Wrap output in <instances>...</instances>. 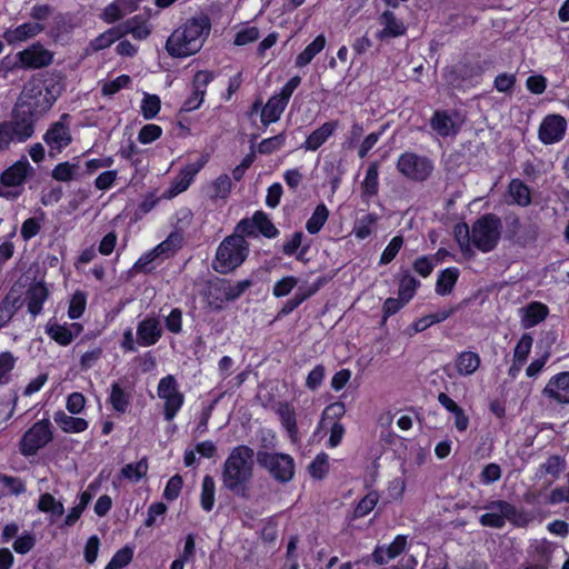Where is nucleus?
Returning <instances> with one entry per match:
<instances>
[{
    "instance_id": "f257e3e1",
    "label": "nucleus",
    "mask_w": 569,
    "mask_h": 569,
    "mask_svg": "<svg viewBox=\"0 0 569 569\" xmlns=\"http://www.w3.org/2000/svg\"><path fill=\"white\" fill-rule=\"evenodd\" d=\"M211 31V20L204 12H198L187 19L168 38L166 49L172 57L184 58L197 53Z\"/></svg>"
},
{
    "instance_id": "f03ea898",
    "label": "nucleus",
    "mask_w": 569,
    "mask_h": 569,
    "mask_svg": "<svg viewBox=\"0 0 569 569\" xmlns=\"http://www.w3.org/2000/svg\"><path fill=\"white\" fill-rule=\"evenodd\" d=\"M253 449L246 445H239L231 449L222 466L223 488L238 497L247 498L249 483L253 477Z\"/></svg>"
},
{
    "instance_id": "7ed1b4c3",
    "label": "nucleus",
    "mask_w": 569,
    "mask_h": 569,
    "mask_svg": "<svg viewBox=\"0 0 569 569\" xmlns=\"http://www.w3.org/2000/svg\"><path fill=\"white\" fill-rule=\"evenodd\" d=\"M54 101V94L41 79H31L24 84L13 111L36 120V116L48 111Z\"/></svg>"
},
{
    "instance_id": "20e7f679",
    "label": "nucleus",
    "mask_w": 569,
    "mask_h": 569,
    "mask_svg": "<svg viewBox=\"0 0 569 569\" xmlns=\"http://www.w3.org/2000/svg\"><path fill=\"white\" fill-rule=\"evenodd\" d=\"M248 251V243L243 237L239 234L227 237L217 249L213 269L222 274L233 271L246 260Z\"/></svg>"
},
{
    "instance_id": "39448f33",
    "label": "nucleus",
    "mask_w": 569,
    "mask_h": 569,
    "mask_svg": "<svg viewBox=\"0 0 569 569\" xmlns=\"http://www.w3.org/2000/svg\"><path fill=\"white\" fill-rule=\"evenodd\" d=\"M251 286L252 282L248 279L232 282L218 278L208 283L204 297L211 309L221 310L224 303L237 300Z\"/></svg>"
},
{
    "instance_id": "423d86ee",
    "label": "nucleus",
    "mask_w": 569,
    "mask_h": 569,
    "mask_svg": "<svg viewBox=\"0 0 569 569\" xmlns=\"http://www.w3.org/2000/svg\"><path fill=\"white\" fill-rule=\"evenodd\" d=\"M501 220L492 213L477 219L471 227L472 248L483 253L492 251L501 238Z\"/></svg>"
},
{
    "instance_id": "0eeeda50",
    "label": "nucleus",
    "mask_w": 569,
    "mask_h": 569,
    "mask_svg": "<svg viewBox=\"0 0 569 569\" xmlns=\"http://www.w3.org/2000/svg\"><path fill=\"white\" fill-rule=\"evenodd\" d=\"M32 172L33 168L26 157L3 170L0 174V197L7 200L20 197L23 184Z\"/></svg>"
},
{
    "instance_id": "6e6552de",
    "label": "nucleus",
    "mask_w": 569,
    "mask_h": 569,
    "mask_svg": "<svg viewBox=\"0 0 569 569\" xmlns=\"http://www.w3.org/2000/svg\"><path fill=\"white\" fill-rule=\"evenodd\" d=\"M257 461L261 468L267 470L280 483H287L295 477V460L288 453L259 450L257 452Z\"/></svg>"
},
{
    "instance_id": "1a4fd4ad",
    "label": "nucleus",
    "mask_w": 569,
    "mask_h": 569,
    "mask_svg": "<svg viewBox=\"0 0 569 569\" xmlns=\"http://www.w3.org/2000/svg\"><path fill=\"white\" fill-rule=\"evenodd\" d=\"M34 132V119L21 117L13 111L11 121L0 123V151L9 148L11 143H21L32 137Z\"/></svg>"
},
{
    "instance_id": "9d476101",
    "label": "nucleus",
    "mask_w": 569,
    "mask_h": 569,
    "mask_svg": "<svg viewBox=\"0 0 569 569\" xmlns=\"http://www.w3.org/2000/svg\"><path fill=\"white\" fill-rule=\"evenodd\" d=\"M157 396L163 402L164 420H173L184 403V395L174 376L168 375L159 380Z\"/></svg>"
},
{
    "instance_id": "9b49d317",
    "label": "nucleus",
    "mask_w": 569,
    "mask_h": 569,
    "mask_svg": "<svg viewBox=\"0 0 569 569\" xmlns=\"http://www.w3.org/2000/svg\"><path fill=\"white\" fill-rule=\"evenodd\" d=\"M53 439L51 422L42 419L34 422L21 437L19 450L22 456L31 457L44 448Z\"/></svg>"
},
{
    "instance_id": "f8f14e48",
    "label": "nucleus",
    "mask_w": 569,
    "mask_h": 569,
    "mask_svg": "<svg viewBox=\"0 0 569 569\" xmlns=\"http://www.w3.org/2000/svg\"><path fill=\"white\" fill-rule=\"evenodd\" d=\"M300 83L301 78L299 76H295L281 88L279 93L269 98L264 107L261 109V123L263 126H269L280 119L293 91L300 86Z\"/></svg>"
},
{
    "instance_id": "ddd939ff",
    "label": "nucleus",
    "mask_w": 569,
    "mask_h": 569,
    "mask_svg": "<svg viewBox=\"0 0 569 569\" xmlns=\"http://www.w3.org/2000/svg\"><path fill=\"white\" fill-rule=\"evenodd\" d=\"M488 510L483 513L479 521L485 527H491L496 529L502 528L507 521H510L517 526L522 522L523 516L517 510V508L503 500H496L486 506Z\"/></svg>"
},
{
    "instance_id": "4468645a",
    "label": "nucleus",
    "mask_w": 569,
    "mask_h": 569,
    "mask_svg": "<svg viewBox=\"0 0 569 569\" xmlns=\"http://www.w3.org/2000/svg\"><path fill=\"white\" fill-rule=\"evenodd\" d=\"M397 169L410 180L423 181L431 174L433 164L427 157L408 151L398 158Z\"/></svg>"
},
{
    "instance_id": "2eb2a0df",
    "label": "nucleus",
    "mask_w": 569,
    "mask_h": 569,
    "mask_svg": "<svg viewBox=\"0 0 569 569\" xmlns=\"http://www.w3.org/2000/svg\"><path fill=\"white\" fill-rule=\"evenodd\" d=\"M67 117L63 114L61 120L52 123L43 136L50 157L61 153L72 141L70 129L63 121Z\"/></svg>"
},
{
    "instance_id": "dca6fc26",
    "label": "nucleus",
    "mask_w": 569,
    "mask_h": 569,
    "mask_svg": "<svg viewBox=\"0 0 569 569\" xmlns=\"http://www.w3.org/2000/svg\"><path fill=\"white\" fill-rule=\"evenodd\" d=\"M207 163V158L201 157L196 162H191L186 164L179 173L174 177L172 182L170 183V187L164 192V198L172 199L177 197L178 194L184 192L190 184L192 183L194 177L197 173L204 167Z\"/></svg>"
},
{
    "instance_id": "f3484780",
    "label": "nucleus",
    "mask_w": 569,
    "mask_h": 569,
    "mask_svg": "<svg viewBox=\"0 0 569 569\" xmlns=\"http://www.w3.org/2000/svg\"><path fill=\"white\" fill-rule=\"evenodd\" d=\"M480 70L469 64H457L445 71L447 82L459 89L475 86L479 82Z\"/></svg>"
},
{
    "instance_id": "a211bd4d",
    "label": "nucleus",
    "mask_w": 569,
    "mask_h": 569,
    "mask_svg": "<svg viewBox=\"0 0 569 569\" xmlns=\"http://www.w3.org/2000/svg\"><path fill=\"white\" fill-rule=\"evenodd\" d=\"M46 333L58 345L69 346L76 337H78L83 330L82 325L72 323H59L53 320H49L46 325Z\"/></svg>"
},
{
    "instance_id": "6ab92c4d",
    "label": "nucleus",
    "mask_w": 569,
    "mask_h": 569,
    "mask_svg": "<svg viewBox=\"0 0 569 569\" xmlns=\"http://www.w3.org/2000/svg\"><path fill=\"white\" fill-rule=\"evenodd\" d=\"M567 123L563 117L551 114L543 119L539 128V138L546 143H555L565 136Z\"/></svg>"
},
{
    "instance_id": "aec40b11",
    "label": "nucleus",
    "mask_w": 569,
    "mask_h": 569,
    "mask_svg": "<svg viewBox=\"0 0 569 569\" xmlns=\"http://www.w3.org/2000/svg\"><path fill=\"white\" fill-rule=\"evenodd\" d=\"M542 393L558 403H569V371L552 376L545 386Z\"/></svg>"
},
{
    "instance_id": "412c9836",
    "label": "nucleus",
    "mask_w": 569,
    "mask_h": 569,
    "mask_svg": "<svg viewBox=\"0 0 569 569\" xmlns=\"http://www.w3.org/2000/svg\"><path fill=\"white\" fill-rule=\"evenodd\" d=\"M213 74L209 71H199L193 78V91L182 106L183 111L198 109L204 98L207 86L212 81Z\"/></svg>"
},
{
    "instance_id": "4be33fe9",
    "label": "nucleus",
    "mask_w": 569,
    "mask_h": 569,
    "mask_svg": "<svg viewBox=\"0 0 569 569\" xmlns=\"http://www.w3.org/2000/svg\"><path fill=\"white\" fill-rule=\"evenodd\" d=\"M407 547V537L398 535L389 545H379L372 552V559L377 565L388 563L401 555Z\"/></svg>"
},
{
    "instance_id": "5701e85b",
    "label": "nucleus",
    "mask_w": 569,
    "mask_h": 569,
    "mask_svg": "<svg viewBox=\"0 0 569 569\" xmlns=\"http://www.w3.org/2000/svg\"><path fill=\"white\" fill-rule=\"evenodd\" d=\"M162 329L154 318H147L137 328L138 343L142 347L156 345L161 338Z\"/></svg>"
},
{
    "instance_id": "b1692460",
    "label": "nucleus",
    "mask_w": 569,
    "mask_h": 569,
    "mask_svg": "<svg viewBox=\"0 0 569 569\" xmlns=\"http://www.w3.org/2000/svg\"><path fill=\"white\" fill-rule=\"evenodd\" d=\"M132 401V388L120 382H113L110 387L109 402L118 413H126Z\"/></svg>"
},
{
    "instance_id": "393cba45",
    "label": "nucleus",
    "mask_w": 569,
    "mask_h": 569,
    "mask_svg": "<svg viewBox=\"0 0 569 569\" xmlns=\"http://www.w3.org/2000/svg\"><path fill=\"white\" fill-rule=\"evenodd\" d=\"M48 297L49 290L43 282L32 283L26 295L28 312L32 317L40 315Z\"/></svg>"
},
{
    "instance_id": "a878e982",
    "label": "nucleus",
    "mask_w": 569,
    "mask_h": 569,
    "mask_svg": "<svg viewBox=\"0 0 569 569\" xmlns=\"http://www.w3.org/2000/svg\"><path fill=\"white\" fill-rule=\"evenodd\" d=\"M379 23L382 29L377 32L376 37L380 40L396 38L405 34L406 27L393 12L386 10L379 17Z\"/></svg>"
},
{
    "instance_id": "bb28decb",
    "label": "nucleus",
    "mask_w": 569,
    "mask_h": 569,
    "mask_svg": "<svg viewBox=\"0 0 569 569\" xmlns=\"http://www.w3.org/2000/svg\"><path fill=\"white\" fill-rule=\"evenodd\" d=\"M549 313L546 305L533 301L519 310L521 326L525 329L532 328L542 322Z\"/></svg>"
},
{
    "instance_id": "cd10ccee",
    "label": "nucleus",
    "mask_w": 569,
    "mask_h": 569,
    "mask_svg": "<svg viewBox=\"0 0 569 569\" xmlns=\"http://www.w3.org/2000/svg\"><path fill=\"white\" fill-rule=\"evenodd\" d=\"M338 129V121H328L313 130L302 143L307 151L318 150Z\"/></svg>"
},
{
    "instance_id": "c85d7f7f",
    "label": "nucleus",
    "mask_w": 569,
    "mask_h": 569,
    "mask_svg": "<svg viewBox=\"0 0 569 569\" xmlns=\"http://www.w3.org/2000/svg\"><path fill=\"white\" fill-rule=\"evenodd\" d=\"M323 284V279H318L309 287H299L295 296L287 300L280 309L278 317L287 316L297 309L303 301L313 296Z\"/></svg>"
},
{
    "instance_id": "c756f323",
    "label": "nucleus",
    "mask_w": 569,
    "mask_h": 569,
    "mask_svg": "<svg viewBox=\"0 0 569 569\" xmlns=\"http://www.w3.org/2000/svg\"><path fill=\"white\" fill-rule=\"evenodd\" d=\"M137 10L133 0H116L108 4L101 13V19L107 23H113Z\"/></svg>"
},
{
    "instance_id": "7c9ffc66",
    "label": "nucleus",
    "mask_w": 569,
    "mask_h": 569,
    "mask_svg": "<svg viewBox=\"0 0 569 569\" xmlns=\"http://www.w3.org/2000/svg\"><path fill=\"white\" fill-rule=\"evenodd\" d=\"M276 412L291 442L297 443L299 440V432L295 408L288 402H280Z\"/></svg>"
},
{
    "instance_id": "2f4dec72",
    "label": "nucleus",
    "mask_w": 569,
    "mask_h": 569,
    "mask_svg": "<svg viewBox=\"0 0 569 569\" xmlns=\"http://www.w3.org/2000/svg\"><path fill=\"white\" fill-rule=\"evenodd\" d=\"M20 61L23 66L30 68H40L51 63V53L41 46H32L19 53Z\"/></svg>"
},
{
    "instance_id": "473e14b6",
    "label": "nucleus",
    "mask_w": 569,
    "mask_h": 569,
    "mask_svg": "<svg viewBox=\"0 0 569 569\" xmlns=\"http://www.w3.org/2000/svg\"><path fill=\"white\" fill-rule=\"evenodd\" d=\"M438 401L453 416L455 428L459 432H465L470 423L469 417L466 415L465 410L445 392L438 395Z\"/></svg>"
},
{
    "instance_id": "72a5a7b5",
    "label": "nucleus",
    "mask_w": 569,
    "mask_h": 569,
    "mask_svg": "<svg viewBox=\"0 0 569 569\" xmlns=\"http://www.w3.org/2000/svg\"><path fill=\"white\" fill-rule=\"evenodd\" d=\"M379 191V166L372 162L368 166L363 181L361 182V199L369 203Z\"/></svg>"
},
{
    "instance_id": "f704fd0d",
    "label": "nucleus",
    "mask_w": 569,
    "mask_h": 569,
    "mask_svg": "<svg viewBox=\"0 0 569 569\" xmlns=\"http://www.w3.org/2000/svg\"><path fill=\"white\" fill-rule=\"evenodd\" d=\"M507 203L528 207L531 203L529 187L520 179H512L508 186Z\"/></svg>"
},
{
    "instance_id": "c9c22d12",
    "label": "nucleus",
    "mask_w": 569,
    "mask_h": 569,
    "mask_svg": "<svg viewBox=\"0 0 569 569\" xmlns=\"http://www.w3.org/2000/svg\"><path fill=\"white\" fill-rule=\"evenodd\" d=\"M430 127L437 134L446 138L449 136H456L459 131L458 126L455 123L452 118L446 112L437 110L430 119Z\"/></svg>"
},
{
    "instance_id": "e433bc0d",
    "label": "nucleus",
    "mask_w": 569,
    "mask_h": 569,
    "mask_svg": "<svg viewBox=\"0 0 569 569\" xmlns=\"http://www.w3.org/2000/svg\"><path fill=\"white\" fill-rule=\"evenodd\" d=\"M53 420L66 433H80L89 427V422L86 419L68 416L64 411L56 412Z\"/></svg>"
},
{
    "instance_id": "4c0bfd02",
    "label": "nucleus",
    "mask_w": 569,
    "mask_h": 569,
    "mask_svg": "<svg viewBox=\"0 0 569 569\" xmlns=\"http://www.w3.org/2000/svg\"><path fill=\"white\" fill-rule=\"evenodd\" d=\"M43 30L39 22H26L6 32L4 37L9 43L26 41Z\"/></svg>"
},
{
    "instance_id": "58836bf2",
    "label": "nucleus",
    "mask_w": 569,
    "mask_h": 569,
    "mask_svg": "<svg viewBox=\"0 0 569 569\" xmlns=\"http://www.w3.org/2000/svg\"><path fill=\"white\" fill-rule=\"evenodd\" d=\"M481 359L480 356L472 351H462L458 353L455 367L457 372L460 376H471L473 375L480 367Z\"/></svg>"
},
{
    "instance_id": "ea45409f",
    "label": "nucleus",
    "mask_w": 569,
    "mask_h": 569,
    "mask_svg": "<svg viewBox=\"0 0 569 569\" xmlns=\"http://www.w3.org/2000/svg\"><path fill=\"white\" fill-rule=\"evenodd\" d=\"M459 274V269L456 267H449L440 271L436 282V292L439 296L450 295L457 283Z\"/></svg>"
},
{
    "instance_id": "a19ab883",
    "label": "nucleus",
    "mask_w": 569,
    "mask_h": 569,
    "mask_svg": "<svg viewBox=\"0 0 569 569\" xmlns=\"http://www.w3.org/2000/svg\"><path fill=\"white\" fill-rule=\"evenodd\" d=\"M119 27L121 29L122 37L131 34L137 40H144L151 33V29L148 23L139 17H133L119 24Z\"/></svg>"
},
{
    "instance_id": "79ce46f5",
    "label": "nucleus",
    "mask_w": 569,
    "mask_h": 569,
    "mask_svg": "<svg viewBox=\"0 0 569 569\" xmlns=\"http://www.w3.org/2000/svg\"><path fill=\"white\" fill-rule=\"evenodd\" d=\"M232 188V181L228 174H220L208 186V196L211 200H227Z\"/></svg>"
},
{
    "instance_id": "37998d69",
    "label": "nucleus",
    "mask_w": 569,
    "mask_h": 569,
    "mask_svg": "<svg viewBox=\"0 0 569 569\" xmlns=\"http://www.w3.org/2000/svg\"><path fill=\"white\" fill-rule=\"evenodd\" d=\"M326 47V38L323 34H319L311 43H309L305 50L299 53L296 58V66L299 68L309 64L312 59L320 53Z\"/></svg>"
},
{
    "instance_id": "c03bdc74",
    "label": "nucleus",
    "mask_w": 569,
    "mask_h": 569,
    "mask_svg": "<svg viewBox=\"0 0 569 569\" xmlns=\"http://www.w3.org/2000/svg\"><path fill=\"white\" fill-rule=\"evenodd\" d=\"M379 216L377 213H368L355 222L352 232L359 240H365L371 236L376 229Z\"/></svg>"
},
{
    "instance_id": "a18cd8bd",
    "label": "nucleus",
    "mask_w": 569,
    "mask_h": 569,
    "mask_svg": "<svg viewBox=\"0 0 569 569\" xmlns=\"http://www.w3.org/2000/svg\"><path fill=\"white\" fill-rule=\"evenodd\" d=\"M38 509L42 512L50 513V521L53 522L57 518L64 513L62 502L56 500L50 493H43L38 501Z\"/></svg>"
},
{
    "instance_id": "49530a36",
    "label": "nucleus",
    "mask_w": 569,
    "mask_h": 569,
    "mask_svg": "<svg viewBox=\"0 0 569 569\" xmlns=\"http://www.w3.org/2000/svg\"><path fill=\"white\" fill-rule=\"evenodd\" d=\"M455 238L460 247L461 252L467 258H471L475 256V250L472 248L471 242V229H469L467 223H458L455 227Z\"/></svg>"
},
{
    "instance_id": "de8ad7c7",
    "label": "nucleus",
    "mask_w": 569,
    "mask_h": 569,
    "mask_svg": "<svg viewBox=\"0 0 569 569\" xmlns=\"http://www.w3.org/2000/svg\"><path fill=\"white\" fill-rule=\"evenodd\" d=\"M328 218H329L328 208L326 207V204L319 203L315 208L311 217L307 220L306 230L310 234H317L322 229V227L327 222Z\"/></svg>"
},
{
    "instance_id": "09e8293b",
    "label": "nucleus",
    "mask_w": 569,
    "mask_h": 569,
    "mask_svg": "<svg viewBox=\"0 0 569 569\" xmlns=\"http://www.w3.org/2000/svg\"><path fill=\"white\" fill-rule=\"evenodd\" d=\"M121 29L119 26L108 29L107 31L102 32L100 36L94 38L90 42V48L93 51H100L106 48H109L111 44H113L117 40L121 39Z\"/></svg>"
},
{
    "instance_id": "8fccbe9b",
    "label": "nucleus",
    "mask_w": 569,
    "mask_h": 569,
    "mask_svg": "<svg viewBox=\"0 0 569 569\" xmlns=\"http://www.w3.org/2000/svg\"><path fill=\"white\" fill-rule=\"evenodd\" d=\"M216 483L211 476L207 475L202 479L200 505L204 511H211L214 506Z\"/></svg>"
},
{
    "instance_id": "3c124183",
    "label": "nucleus",
    "mask_w": 569,
    "mask_h": 569,
    "mask_svg": "<svg viewBox=\"0 0 569 569\" xmlns=\"http://www.w3.org/2000/svg\"><path fill=\"white\" fill-rule=\"evenodd\" d=\"M183 242V236L179 231L171 232L166 240L160 242L156 248V252H159L161 257L172 256Z\"/></svg>"
},
{
    "instance_id": "603ef678",
    "label": "nucleus",
    "mask_w": 569,
    "mask_h": 569,
    "mask_svg": "<svg viewBox=\"0 0 569 569\" xmlns=\"http://www.w3.org/2000/svg\"><path fill=\"white\" fill-rule=\"evenodd\" d=\"M79 171V163L77 162H60L52 170V178L57 181L68 182L77 178Z\"/></svg>"
},
{
    "instance_id": "864d4df0",
    "label": "nucleus",
    "mask_w": 569,
    "mask_h": 569,
    "mask_svg": "<svg viewBox=\"0 0 569 569\" xmlns=\"http://www.w3.org/2000/svg\"><path fill=\"white\" fill-rule=\"evenodd\" d=\"M148 471V462L147 459H141L134 463H128L121 469V476L124 479H128L133 482H138L141 480Z\"/></svg>"
},
{
    "instance_id": "5fc2aeb1",
    "label": "nucleus",
    "mask_w": 569,
    "mask_h": 569,
    "mask_svg": "<svg viewBox=\"0 0 569 569\" xmlns=\"http://www.w3.org/2000/svg\"><path fill=\"white\" fill-rule=\"evenodd\" d=\"M379 501V493L375 490L368 492L356 506L355 518H363L373 510Z\"/></svg>"
},
{
    "instance_id": "6e6d98bb",
    "label": "nucleus",
    "mask_w": 569,
    "mask_h": 569,
    "mask_svg": "<svg viewBox=\"0 0 569 569\" xmlns=\"http://www.w3.org/2000/svg\"><path fill=\"white\" fill-rule=\"evenodd\" d=\"M308 471L313 479H323L329 472V456L325 452L317 455L309 465Z\"/></svg>"
},
{
    "instance_id": "4d7b16f0",
    "label": "nucleus",
    "mask_w": 569,
    "mask_h": 569,
    "mask_svg": "<svg viewBox=\"0 0 569 569\" xmlns=\"http://www.w3.org/2000/svg\"><path fill=\"white\" fill-rule=\"evenodd\" d=\"M87 306V295L83 291H76L69 302L68 317L71 320L79 319Z\"/></svg>"
},
{
    "instance_id": "13d9d810",
    "label": "nucleus",
    "mask_w": 569,
    "mask_h": 569,
    "mask_svg": "<svg viewBox=\"0 0 569 569\" xmlns=\"http://www.w3.org/2000/svg\"><path fill=\"white\" fill-rule=\"evenodd\" d=\"M420 286V281L410 274H406L401 278L399 283L398 295L405 302H409L416 295L417 289Z\"/></svg>"
},
{
    "instance_id": "bf43d9fd",
    "label": "nucleus",
    "mask_w": 569,
    "mask_h": 569,
    "mask_svg": "<svg viewBox=\"0 0 569 569\" xmlns=\"http://www.w3.org/2000/svg\"><path fill=\"white\" fill-rule=\"evenodd\" d=\"M253 220L256 229H258L264 237L274 238L279 233L278 229L263 211L254 212Z\"/></svg>"
},
{
    "instance_id": "052dcab7",
    "label": "nucleus",
    "mask_w": 569,
    "mask_h": 569,
    "mask_svg": "<svg viewBox=\"0 0 569 569\" xmlns=\"http://www.w3.org/2000/svg\"><path fill=\"white\" fill-rule=\"evenodd\" d=\"M17 358L10 351L0 353V385L9 383Z\"/></svg>"
},
{
    "instance_id": "680f3d73",
    "label": "nucleus",
    "mask_w": 569,
    "mask_h": 569,
    "mask_svg": "<svg viewBox=\"0 0 569 569\" xmlns=\"http://www.w3.org/2000/svg\"><path fill=\"white\" fill-rule=\"evenodd\" d=\"M140 108L144 119H153L161 108L160 98L156 94L144 93Z\"/></svg>"
},
{
    "instance_id": "e2e57ef3",
    "label": "nucleus",
    "mask_w": 569,
    "mask_h": 569,
    "mask_svg": "<svg viewBox=\"0 0 569 569\" xmlns=\"http://www.w3.org/2000/svg\"><path fill=\"white\" fill-rule=\"evenodd\" d=\"M532 343V336L530 333H523L513 349L512 359L519 362H526L531 351Z\"/></svg>"
},
{
    "instance_id": "0e129e2a",
    "label": "nucleus",
    "mask_w": 569,
    "mask_h": 569,
    "mask_svg": "<svg viewBox=\"0 0 569 569\" xmlns=\"http://www.w3.org/2000/svg\"><path fill=\"white\" fill-rule=\"evenodd\" d=\"M17 300L10 296L0 301V329L6 327L17 312Z\"/></svg>"
},
{
    "instance_id": "69168bd1",
    "label": "nucleus",
    "mask_w": 569,
    "mask_h": 569,
    "mask_svg": "<svg viewBox=\"0 0 569 569\" xmlns=\"http://www.w3.org/2000/svg\"><path fill=\"white\" fill-rule=\"evenodd\" d=\"M131 78L128 74H121L111 81L101 83V93L104 97H112L121 89L129 86Z\"/></svg>"
},
{
    "instance_id": "338daca9",
    "label": "nucleus",
    "mask_w": 569,
    "mask_h": 569,
    "mask_svg": "<svg viewBox=\"0 0 569 569\" xmlns=\"http://www.w3.org/2000/svg\"><path fill=\"white\" fill-rule=\"evenodd\" d=\"M565 460L560 456H550L540 465V471L545 475L557 478L565 470Z\"/></svg>"
},
{
    "instance_id": "774afa93",
    "label": "nucleus",
    "mask_w": 569,
    "mask_h": 569,
    "mask_svg": "<svg viewBox=\"0 0 569 569\" xmlns=\"http://www.w3.org/2000/svg\"><path fill=\"white\" fill-rule=\"evenodd\" d=\"M298 284V279L293 276H287L278 280L272 288V295L276 298L287 297Z\"/></svg>"
}]
</instances>
